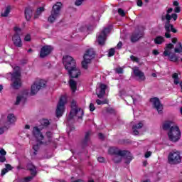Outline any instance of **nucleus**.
<instances>
[{"mask_svg":"<svg viewBox=\"0 0 182 182\" xmlns=\"http://www.w3.org/2000/svg\"><path fill=\"white\" fill-rule=\"evenodd\" d=\"M173 48H174V45L171 44V43H168L166 45V48L167 49H173Z\"/></svg>","mask_w":182,"mask_h":182,"instance_id":"0e129e2a","label":"nucleus"},{"mask_svg":"<svg viewBox=\"0 0 182 182\" xmlns=\"http://www.w3.org/2000/svg\"><path fill=\"white\" fill-rule=\"evenodd\" d=\"M12 168H13V167H12V166H11V164H6V168H5L6 170L11 171V170H12Z\"/></svg>","mask_w":182,"mask_h":182,"instance_id":"13d9d810","label":"nucleus"},{"mask_svg":"<svg viewBox=\"0 0 182 182\" xmlns=\"http://www.w3.org/2000/svg\"><path fill=\"white\" fill-rule=\"evenodd\" d=\"M24 14L26 21H31L33 15V11L30 7H26L24 9Z\"/></svg>","mask_w":182,"mask_h":182,"instance_id":"412c9836","label":"nucleus"},{"mask_svg":"<svg viewBox=\"0 0 182 182\" xmlns=\"http://www.w3.org/2000/svg\"><path fill=\"white\" fill-rule=\"evenodd\" d=\"M99 163H105V159L102 156L97 158Z\"/></svg>","mask_w":182,"mask_h":182,"instance_id":"e2e57ef3","label":"nucleus"},{"mask_svg":"<svg viewBox=\"0 0 182 182\" xmlns=\"http://www.w3.org/2000/svg\"><path fill=\"white\" fill-rule=\"evenodd\" d=\"M63 63L66 70H70L74 68H76V60H75L72 56L65 55L63 57Z\"/></svg>","mask_w":182,"mask_h":182,"instance_id":"0eeeda50","label":"nucleus"},{"mask_svg":"<svg viewBox=\"0 0 182 182\" xmlns=\"http://www.w3.org/2000/svg\"><path fill=\"white\" fill-rule=\"evenodd\" d=\"M161 21H166L165 22V26L166 28H168V25L170 23V21H171V17L170 16V14H166V16H161Z\"/></svg>","mask_w":182,"mask_h":182,"instance_id":"a878e982","label":"nucleus"},{"mask_svg":"<svg viewBox=\"0 0 182 182\" xmlns=\"http://www.w3.org/2000/svg\"><path fill=\"white\" fill-rule=\"evenodd\" d=\"M31 176L33 177H36V175L38 174V171H36V167L33 168V169H31L30 171Z\"/></svg>","mask_w":182,"mask_h":182,"instance_id":"e433bc0d","label":"nucleus"},{"mask_svg":"<svg viewBox=\"0 0 182 182\" xmlns=\"http://www.w3.org/2000/svg\"><path fill=\"white\" fill-rule=\"evenodd\" d=\"M83 1L85 0H76L75 2V5H76V6H80V5L83 4Z\"/></svg>","mask_w":182,"mask_h":182,"instance_id":"49530a36","label":"nucleus"},{"mask_svg":"<svg viewBox=\"0 0 182 182\" xmlns=\"http://www.w3.org/2000/svg\"><path fill=\"white\" fill-rule=\"evenodd\" d=\"M144 35V33L141 31H139L137 33H133L130 37V41L132 43H136V42L143 38Z\"/></svg>","mask_w":182,"mask_h":182,"instance_id":"f3484780","label":"nucleus"},{"mask_svg":"<svg viewBox=\"0 0 182 182\" xmlns=\"http://www.w3.org/2000/svg\"><path fill=\"white\" fill-rule=\"evenodd\" d=\"M21 67H14V72L11 74V81L13 82L11 86L13 89L18 90L22 86V80H21Z\"/></svg>","mask_w":182,"mask_h":182,"instance_id":"f03ea898","label":"nucleus"},{"mask_svg":"<svg viewBox=\"0 0 182 182\" xmlns=\"http://www.w3.org/2000/svg\"><path fill=\"white\" fill-rule=\"evenodd\" d=\"M149 102L153 104L154 109H156L159 114L163 113V105H161L160 99L157 97H153L149 100Z\"/></svg>","mask_w":182,"mask_h":182,"instance_id":"9b49d317","label":"nucleus"},{"mask_svg":"<svg viewBox=\"0 0 182 182\" xmlns=\"http://www.w3.org/2000/svg\"><path fill=\"white\" fill-rule=\"evenodd\" d=\"M27 170L28 171H31V170H32L33 168H34L35 167H36V166H35V165H33V164H27Z\"/></svg>","mask_w":182,"mask_h":182,"instance_id":"37998d69","label":"nucleus"},{"mask_svg":"<svg viewBox=\"0 0 182 182\" xmlns=\"http://www.w3.org/2000/svg\"><path fill=\"white\" fill-rule=\"evenodd\" d=\"M171 19H173V21H177V18H178V15L177 14H172L170 15Z\"/></svg>","mask_w":182,"mask_h":182,"instance_id":"a18cd8bd","label":"nucleus"},{"mask_svg":"<svg viewBox=\"0 0 182 182\" xmlns=\"http://www.w3.org/2000/svg\"><path fill=\"white\" fill-rule=\"evenodd\" d=\"M90 62V58H84L83 61L82 62V67L83 68V69L87 70V68H89L87 65H89Z\"/></svg>","mask_w":182,"mask_h":182,"instance_id":"c85d7f7f","label":"nucleus"},{"mask_svg":"<svg viewBox=\"0 0 182 182\" xmlns=\"http://www.w3.org/2000/svg\"><path fill=\"white\" fill-rule=\"evenodd\" d=\"M164 56H168L169 60H171V62H178V57L176 55V53H171L168 50H164Z\"/></svg>","mask_w":182,"mask_h":182,"instance_id":"a211bd4d","label":"nucleus"},{"mask_svg":"<svg viewBox=\"0 0 182 182\" xmlns=\"http://www.w3.org/2000/svg\"><path fill=\"white\" fill-rule=\"evenodd\" d=\"M174 12H176V14H180V12H181V8L180 6L175 7Z\"/></svg>","mask_w":182,"mask_h":182,"instance_id":"4d7b16f0","label":"nucleus"},{"mask_svg":"<svg viewBox=\"0 0 182 182\" xmlns=\"http://www.w3.org/2000/svg\"><path fill=\"white\" fill-rule=\"evenodd\" d=\"M143 127V123L139 122L135 125H133L132 129H141Z\"/></svg>","mask_w":182,"mask_h":182,"instance_id":"ea45409f","label":"nucleus"},{"mask_svg":"<svg viewBox=\"0 0 182 182\" xmlns=\"http://www.w3.org/2000/svg\"><path fill=\"white\" fill-rule=\"evenodd\" d=\"M130 59H131V60H132V62L139 63V58L134 55H131Z\"/></svg>","mask_w":182,"mask_h":182,"instance_id":"de8ad7c7","label":"nucleus"},{"mask_svg":"<svg viewBox=\"0 0 182 182\" xmlns=\"http://www.w3.org/2000/svg\"><path fill=\"white\" fill-rule=\"evenodd\" d=\"M68 72L70 79H77V77L80 76V70L77 68V67L71 68V70H68Z\"/></svg>","mask_w":182,"mask_h":182,"instance_id":"dca6fc26","label":"nucleus"},{"mask_svg":"<svg viewBox=\"0 0 182 182\" xmlns=\"http://www.w3.org/2000/svg\"><path fill=\"white\" fill-rule=\"evenodd\" d=\"M96 110V107H95V105L93 103L90 104V112H95Z\"/></svg>","mask_w":182,"mask_h":182,"instance_id":"8fccbe9b","label":"nucleus"},{"mask_svg":"<svg viewBox=\"0 0 182 182\" xmlns=\"http://www.w3.org/2000/svg\"><path fill=\"white\" fill-rule=\"evenodd\" d=\"M100 90H104L105 92H106V89H107V86L105 84H101L100 85Z\"/></svg>","mask_w":182,"mask_h":182,"instance_id":"3c124183","label":"nucleus"},{"mask_svg":"<svg viewBox=\"0 0 182 182\" xmlns=\"http://www.w3.org/2000/svg\"><path fill=\"white\" fill-rule=\"evenodd\" d=\"M122 46H123V43L122 41H119L117 45V49H122Z\"/></svg>","mask_w":182,"mask_h":182,"instance_id":"052dcab7","label":"nucleus"},{"mask_svg":"<svg viewBox=\"0 0 182 182\" xmlns=\"http://www.w3.org/2000/svg\"><path fill=\"white\" fill-rule=\"evenodd\" d=\"M164 42V37L159 36H156V38L154 39V43L156 45H161Z\"/></svg>","mask_w":182,"mask_h":182,"instance_id":"c756f323","label":"nucleus"},{"mask_svg":"<svg viewBox=\"0 0 182 182\" xmlns=\"http://www.w3.org/2000/svg\"><path fill=\"white\" fill-rule=\"evenodd\" d=\"M89 141H90V132H87L85 133V138L81 142L82 149H86V147L88 146Z\"/></svg>","mask_w":182,"mask_h":182,"instance_id":"6ab92c4d","label":"nucleus"},{"mask_svg":"<svg viewBox=\"0 0 182 182\" xmlns=\"http://www.w3.org/2000/svg\"><path fill=\"white\" fill-rule=\"evenodd\" d=\"M14 31L15 33H17V35H19V33H21L22 29L18 26H15L14 28Z\"/></svg>","mask_w":182,"mask_h":182,"instance_id":"79ce46f5","label":"nucleus"},{"mask_svg":"<svg viewBox=\"0 0 182 182\" xmlns=\"http://www.w3.org/2000/svg\"><path fill=\"white\" fill-rule=\"evenodd\" d=\"M114 53H116V50H114V48L109 49L108 53L109 58H112V56H114Z\"/></svg>","mask_w":182,"mask_h":182,"instance_id":"4c0bfd02","label":"nucleus"},{"mask_svg":"<svg viewBox=\"0 0 182 182\" xmlns=\"http://www.w3.org/2000/svg\"><path fill=\"white\" fill-rule=\"evenodd\" d=\"M7 121L9 122V123L12 124L15 123V122H16V117H15L14 114H9L7 116Z\"/></svg>","mask_w":182,"mask_h":182,"instance_id":"bb28decb","label":"nucleus"},{"mask_svg":"<svg viewBox=\"0 0 182 182\" xmlns=\"http://www.w3.org/2000/svg\"><path fill=\"white\" fill-rule=\"evenodd\" d=\"M168 139L172 143H177L181 139V132L178 126H172L167 132Z\"/></svg>","mask_w":182,"mask_h":182,"instance_id":"20e7f679","label":"nucleus"},{"mask_svg":"<svg viewBox=\"0 0 182 182\" xmlns=\"http://www.w3.org/2000/svg\"><path fill=\"white\" fill-rule=\"evenodd\" d=\"M42 12H45V7L41 6L37 8L36 13L34 14V19H38L41 15H42Z\"/></svg>","mask_w":182,"mask_h":182,"instance_id":"393cba45","label":"nucleus"},{"mask_svg":"<svg viewBox=\"0 0 182 182\" xmlns=\"http://www.w3.org/2000/svg\"><path fill=\"white\" fill-rule=\"evenodd\" d=\"M33 150H34V152L33 153V156H36V154H38V151L39 150V144H37L36 145H33Z\"/></svg>","mask_w":182,"mask_h":182,"instance_id":"f704fd0d","label":"nucleus"},{"mask_svg":"<svg viewBox=\"0 0 182 182\" xmlns=\"http://www.w3.org/2000/svg\"><path fill=\"white\" fill-rule=\"evenodd\" d=\"M71 110L70 111V114L68 115V117L67 118L68 122H70V120H73V117L75 116H77L78 119H83V116L85 114V112H83V109L81 108H77V105H76V101L73 100L71 102Z\"/></svg>","mask_w":182,"mask_h":182,"instance_id":"7ed1b4c3","label":"nucleus"},{"mask_svg":"<svg viewBox=\"0 0 182 182\" xmlns=\"http://www.w3.org/2000/svg\"><path fill=\"white\" fill-rule=\"evenodd\" d=\"M70 87L73 92V93H75L76 90H77V82L75 81V80L70 78L69 82Z\"/></svg>","mask_w":182,"mask_h":182,"instance_id":"5701e85b","label":"nucleus"},{"mask_svg":"<svg viewBox=\"0 0 182 182\" xmlns=\"http://www.w3.org/2000/svg\"><path fill=\"white\" fill-rule=\"evenodd\" d=\"M150 156H151V151H147L145 154V158L146 159H149V157H150Z\"/></svg>","mask_w":182,"mask_h":182,"instance_id":"69168bd1","label":"nucleus"},{"mask_svg":"<svg viewBox=\"0 0 182 182\" xmlns=\"http://www.w3.org/2000/svg\"><path fill=\"white\" fill-rule=\"evenodd\" d=\"M110 32V28L109 27L105 28L99 35L97 41L98 42V44L101 46H103L105 43H106V38H107V33Z\"/></svg>","mask_w":182,"mask_h":182,"instance_id":"9d476101","label":"nucleus"},{"mask_svg":"<svg viewBox=\"0 0 182 182\" xmlns=\"http://www.w3.org/2000/svg\"><path fill=\"white\" fill-rule=\"evenodd\" d=\"M95 56H96L95 50H93V49L92 48H90L86 50V53L83 56V59H90V60H92V59H93Z\"/></svg>","mask_w":182,"mask_h":182,"instance_id":"aec40b11","label":"nucleus"},{"mask_svg":"<svg viewBox=\"0 0 182 182\" xmlns=\"http://www.w3.org/2000/svg\"><path fill=\"white\" fill-rule=\"evenodd\" d=\"M67 102L68 100L66 99V96L63 95L60 97L55 111L57 117H61V116H63V113H65V105H66Z\"/></svg>","mask_w":182,"mask_h":182,"instance_id":"423d86ee","label":"nucleus"},{"mask_svg":"<svg viewBox=\"0 0 182 182\" xmlns=\"http://www.w3.org/2000/svg\"><path fill=\"white\" fill-rule=\"evenodd\" d=\"M109 154H111V156H120L121 157H124L128 153L126 150H119V148L112 146L109 147L108 149Z\"/></svg>","mask_w":182,"mask_h":182,"instance_id":"f8f14e48","label":"nucleus"},{"mask_svg":"<svg viewBox=\"0 0 182 182\" xmlns=\"http://www.w3.org/2000/svg\"><path fill=\"white\" fill-rule=\"evenodd\" d=\"M53 50V47L52 46H44L41 48L40 50V58L41 59H43L46 58V56H49L50 53H52V51Z\"/></svg>","mask_w":182,"mask_h":182,"instance_id":"ddd939ff","label":"nucleus"},{"mask_svg":"<svg viewBox=\"0 0 182 182\" xmlns=\"http://www.w3.org/2000/svg\"><path fill=\"white\" fill-rule=\"evenodd\" d=\"M163 130H170L171 129V122L166 121L162 125Z\"/></svg>","mask_w":182,"mask_h":182,"instance_id":"7c9ffc66","label":"nucleus"},{"mask_svg":"<svg viewBox=\"0 0 182 182\" xmlns=\"http://www.w3.org/2000/svg\"><path fill=\"white\" fill-rule=\"evenodd\" d=\"M60 9H62L61 2H57L53 6L50 15L48 18V22H49V23H53L60 16Z\"/></svg>","mask_w":182,"mask_h":182,"instance_id":"39448f33","label":"nucleus"},{"mask_svg":"<svg viewBox=\"0 0 182 182\" xmlns=\"http://www.w3.org/2000/svg\"><path fill=\"white\" fill-rule=\"evenodd\" d=\"M0 156H6V151H5V149H4V148H1L0 149Z\"/></svg>","mask_w":182,"mask_h":182,"instance_id":"5fc2aeb1","label":"nucleus"},{"mask_svg":"<svg viewBox=\"0 0 182 182\" xmlns=\"http://www.w3.org/2000/svg\"><path fill=\"white\" fill-rule=\"evenodd\" d=\"M12 42L16 48H22V39L21 36L18 33H14L12 36Z\"/></svg>","mask_w":182,"mask_h":182,"instance_id":"2eb2a0df","label":"nucleus"},{"mask_svg":"<svg viewBox=\"0 0 182 182\" xmlns=\"http://www.w3.org/2000/svg\"><path fill=\"white\" fill-rule=\"evenodd\" d=\"M168 163L169 164H180L181 156L178 151L170 152L168 156Z\"/></svg>","mask_w":182,"mask_h":182,"instance_id":"6e6552de","label":"nucleus"},{"mask_svg":"<svg viewBox=\"0 0 182 182\" xmlns=\"http://www.w3.org/2000/svg\"><path fill=\"white\" fill-rule=\"evenodd\" d=\"M113 160L116 164H118V163H120V161H122V158L115 157Z\"/></svg>","mask_w":182,"mask_h":182,"instance_id":"6e6d98bb","label":"nucleus"},{"mask_svg":"<svg viewBox=\"0 0 182 182\" xmlns=\"http://www.w3.org/2000/svg\"><path fill=\"white\" fill-rule=\"evenodd\" d=\"M31 36L29 35V34H27L25 37H24V41H26V42H31Z\"/></svg>","mask_w":182,"mask_h":182,"instance_id":"09e8293b","label":"nucleus"},{"mask_svg":"<svg viewBox=\"0 0 182 182\" xmlns=\"http://www.w3.org/2000/svg\"><path fill=\"white\" fill-rule=\"evenodd\" d=\"M167 26L168 28H166V26H164V28L166 31L165 38H166V39H170V38H171V34H170V33L173 32V33H177L178 31L177 29L174 28V25L170 23L169 25H168Z\"/></svg>","mask_w":182,"mask_h":182,"instance_id":"4468645a","label":"nucleus"},{"mask_svg":"<svg viewBox=\"0 0 182 182\" xmlns=\"http://www.w3.org/2000/svg\"><path fill=\"white\" fill-rule=\"evenodd\" d=\"M106 112L109 114H116V109L112 107H107Z\"/></svg>","mask_w":182,"mask_h":182,"instance_id":"72a5a7b5","label":"nucleus"},{"mask_svg":"<svg viewBox=\"0 0 182 182\" xmlns=\"http://www.w3.org/2000/svg\"><path fill=\"white\" fill-rule=\"evenodd\" d=\"M96 103H97V105H98L99 106L100 105H107V100H104V101H102V100H96Z\"/></svg>","mask_w":182,"mask_h":182,"instance_id":"58836bf2","label":"nucleus"},{"mask_svg":"<svg viewBox=\"0 0 182 182\" xmlns=\"http://www.w3.org/2000/svg\"><path fill=\"white\" fill-rule=\"evenodd\" d=\"M8 170L7 169H6V168H3L2 170H1V176H5V174H6V173H8Z\"/></svg>","mask_w":182,"mask_h":182,"instance_id":"680f3d73","label":"nucleus"},{"mask_svg":"<svg viewBox=\"0 0 182 182\" xmlns=\"http://www.w3.org/2000/svg\"><path fill=\"white\" fill-rule=\"evenodd\" d=\"M137 6H143V1L141 0H138L136 2Z\"/></svg>","mask_w":182,"mask_h":182,"instance_id":"338daca9","label":"nucleus"},{"mask_svg":"<svg viewBox=\"0 0 182 182\" xmlns=\"http://www.w3.org/2000/svg\"><path fill=\"white\" fill-rule=\"evenodd\" d=\"M41 124L43 127H48V126H49V124H50V122L48 119H42L41 121Z\"/></svg>","mask_w":182,"mask_h":182,"instance_id":"473e14b6","label":"nucleus"},{"mask_svg":"<svg viewBox=\"0 0 182 182\" xmlns=\"http://www.w3.org/2000/svg\"><path fill=\"white\" fill-rule=\"evenodd\" d=\"M172 79H173L174 85H180L181 89L182 90V81L180 82V77H178V74L177 73H174L172 75Z\"/></svg>","mask_w":182,"mask_h":182,"instance_id":"b1692460","label":"nucleus"},{"mask_svg":"<svg viewBox=\"0 0 182 182\" xmlns=\"http://www.w3.org/2000/svg\"><path fill=\"white\" fill-rule=\"evenodd\" d=\"M6 161V157L4 155H0V163H5Z\"/></svg>","mask_w":182,"mask_h":182,"instance_id":"603ef678","label":"nucleus"},{"mask_svg":"<svg viewBox=\"0 0 182 182\" xmlns=\"http://www.w3.org/2000/svg\"><path fill=\"white\" fill-rule=\"evenodd\" d=\"M133 129V133L135 136H138L139 134V131L137 130V129L134 128V129Z\"/></svg>","mask_w":182,"mask_h":182,"instance_id":"774afa93","label":"nucleus"},{"mask_svg":"<svg viewBox=\"0 0 182 182\" xmlns=\"http://www.w3.org/2000/svg\"><path fill=\"white\" fill-rule=\"evenodd\" d=\"M22 99H23V97H22V96H18V97H16V102H15V105H19V103H21V100H22Z\"/></svg>","mask_w":182,"mask_h":182,"instance_id":"c03bdc74","label":"nucleus"},{"mask_svg":"<svg viewBox=\"0 0 182 182\" xmlns=\"http://www.w3.org/2000/svg\"><path fill=\"white\" fill-rule=\"evenodd\" d=\"M35 178V176H32V175L27 176L26 178H24L22 180V182H29V181H32V180H33V178Z\"/></svg>","mask_w":182,"mask_h":182,"instance_id":"c9c22d12","label":"nucleus"},{"mask_svg":"<svg viewBox=\"0 0 182 182\" xmlns=\"http://www.w3.org/2000/svg\"><path fill=\"white\" fill-rule=\"evenodd\" d=\"M5 130H8L6 127H0V134H4V133H5Z\"/></svg>","mask_w":182,"mask_h":182,"instance_id":"864d4df0","label":"nucleus"},{"mask_svg":"<svg viewBox=\"0 0 182 182\" xmlns=\"http://www.w3.org/2000/svg\"><path fill=\"white\" fill-rule=\"evenodd\" d=\"M33 135L36 139V141L39 144H49L52 141V137H53V133L52 132H47L46 136L48 139V141H42L45 139L43 134L41 132V129L38 127L33 128Z\"/></svg>","mask_w":182,"mask_h":182,"instance_id":"f257e3e1","label":"nucleus"},{"mask_svg":"<svg viewBox=\"0 0 182 182\" xmlns=\"http://www.w3.org/2000/svg\"><path fill=\"white\" fill-rule=\"evenodd\" d=\"M46 81L43 80H40L39 81L35 82L33 85H31V96H35L41 89L46 87Z\"/></svg>","mask_w":182,"mask_h":182,"instance_id":"1a4fd4ad","label":"nucleus"},{"mask_svg":"<svg viewBox=\"0 0 182 182\" xmlns=\"http://www.w3.org/2000/svg\"><path fill=\"white\" fill-rule=\"evenodd\" d=\"M118 14L122 17L126 16V13L124 12V10H123L122 9H118Z\"/></svg>","mask_w":182,"mask_h":182,"instance_id":"a19ab883","label":"nucleus"},{"mask_svg":"<svg viewBox=\"0 0 182 182\" xmlns=\"http://www.w3.org/2000/svg\"><path fill=\"white\" fill-rule=\"evenodd\" d=\"M117 73L122 75L123 73V68H119L116 70Z\"/></svg>","mask_w":182,"mask_h":182,"instance_id":"bf43d9fd","label":"nucleus"},{"mask_svg":"<svg viewBox=\"0 0 182 182\" xmlns=\"http://www.w3.org/2000/svg\"><path fill=\"white\" fill-rule=\"evenodd\" d=\"M11 6H7L6 7V9H5L4 12L1 13V16H2L3 18L8 17L9 14H11Z\"/></svg>","mask_w":182,"mask_h":182,"instance_id":"cd10ccee","label":"nucleus"},{"mask_svg":"<svg viewBox=\"0 0 182 182\" xmlns=\"http://www.w3.org/2000/svg\"><path fill=\"white\" fill-rule=\"evenodd\" d=\"M128 152L126 154V161H125V164H130V162L132 161V160H133V156H132V154L127 151Z\"/></svg>","mask_w":182,"mask_h":182,"instance_id":"2f4dec72","label":"nucleus"},{"mask_svg":"<svg viewBox=\"0 0 182 182\" xmlns=\"http://www.w3.org/2000/svg\"><path fill=\"white\" fill-rule=\"evenodd\" d=\"M134 75L136 76V77H139L140 80H146V76H144V73H143L139 68H136L134 70Z\"/></svg>","mask_w":182,"mask_h":182,"instance_id":"4be33fe9","label":"nucleus"}]
</instances>
